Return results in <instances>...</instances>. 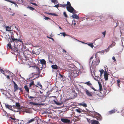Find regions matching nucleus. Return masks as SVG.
Here are the masks:
<instances>
[{"instance_id": "1", "label": "nucleus", "mask_w": 124, "mask_h": 124, "mask_svg": "<svg viewBox=\"0 0 124 124\" xmlns=\"http://www.w3.org/2000/svg\"><path fill=\"white\" fill-rule=\"evenodd\" d=\"M100 62V60L99 58H95L92 61L91 63L92 66H94L98 65Z\"/></svg>"}, {"instance_id": "2", "label": "nucleus", "mask_w": 124, "mask_h": 124, "mask_svg": "<svg viewBox=\"0 0 124 124\" xmlns=\"http://www.w3.org/2000/svg\"><path fill=\"white\" fill-rule=\"evenodd\" d=\"M70 76L73 78H75L78 75V72L76 70H72L70 73Z\"/></svg>"}, {"instance_id": "3", "label": "nucleus", "mask_w": 124, "mask_h": 124, "mask_svg": "<svg viewBox=\"0 0 124 124\" xmlns=\"http://www.w3.org/2000/svg\"><path fill=\"white\" fill-rule=\"evenodd\" d=\"M67 10L69 12L72 13H76L77 12L72 7H66Z\"/></svg>"}, {"instance_id": "4", "label": "nucleus", "mask_w": 124, "mask_h": 124, "mask_svg": "<svg viewBox=\"0 0 124 124\" xmlns=\"http://www.w3.org/2000/svg\"><path fill=\"white\" fill-rule=\"evenodd\" d=\"M11 39L10 40V42L11 43L14 42H17L18 41H19L23 43V41L21 40L20 39H15L13 36L11 37Z\"/></svg>"}, {"instance_id": "5", "label": "nucleus", "mask_w": 124, "mask_h": 124, "mask_svg": "<svg viewBox=\"0 0 124 124\" xmlns=\"http://www.w3.org/2000/svg\"><path fill=\"white\" fill-rule=\"evenodd\" d=\"M13 82L14 84V92H15L18 89L19 87L15 81H13Z\"/></svg>"}, {"instance_id": "6", "label": "nucleus", "mask_w": 124, "mask_h": 124, "mask_svg": "<svg viewBox=\"0 0 124 124\" xmlns=\"http://www.w3.org/2000/svg\"><path fill=\"white\" fill-rule=\"evenodd\" d=\"M61 121L65 123H69L70 122V121L68 119L62 118L61 119Z\"/></svg>"}, {"instance_id": "7", "label": "nucleus", "mask_w": 124, "mask_h": 124, "mask_svg": "<svg viewBox=\"0 0 124 124\" xmlns=\"http://www.w3.org/2000/svg\"><path fill=\"white\" fill-rule=\"evenodd\" d=\"M104 77L105 80H108V74L107 72L105 71L104 74Z\"/></svg>"}, {"instance_id": "8", "label": "nucleus", "mask_w": 124, "mask_h": 124, "mask_svg": "<svg viewBox=\"0 0 124 124\" xmlns=\"http://www.w3.org/2000/svg\"><path fill=\"white\" fill-rule=\"evenodd\" d=\"M34 68L36 70V71L38 72V74H37L39 75L38 77H39V75H40V72L39 68L38 66H34Z\"/></svg>"}, {"instance_id": "9", "label": "nucleus", "mask_w": 124, "mask_h": 124, "mask_svg": "<svg viewBox=\"0 0 124 124\" xmlns=\"http://www.w3.org/2000/svg\"><path fill=\"white\" fill-rule=\"evenodd\" d=\"M5 106L6 108L9 109L10 110L13 111L12 108V106L9 105L8 104H5Z\"/></svg>"}, {"instance_id": "10", "label": "nucleus", "mask_w": 124, "mask_h": 124, "mask_svg": "<svg viewBox=\"0 0 124 124\" xmlns=\"http://www.w3.org/2000/svg\"><path fill=\"white\" fill-rule=\"evenodd\" d=\"M37 121V119L36 117H34V118L31 119L30 120L28 121V123H30L32 122L35 121Z\"/></svg>"}, {"instance_id": "11", "label": "nucleus", "mask_w": 124, "mask_h": 124, "mask_svg": "<svg viewBox=\"0 0 124 124\" xmlns=\"http://www.w3.org/2000/svg\"><path fill=\"white\" fill-rule=\"evenodd\" d=\"M85 92L86 95L90 97H92V95L91 94L89 91L87 89L86 90Z\"/></svg>"}, {"instance_id": "12", "label": "nucleus", "mask_w": 124, "mask_h": 124, "mask_svg": "<svg viewBox=\"0 0 124 124\" xmlns=\"http://www.w3.org/2000/svg\"><path fill=\"white\" fill-rule=\"evenodd\" d=\"M79 105L80 106H83L84 107H87L86 104L84 102H83L82 103H80Z\"/></svg>"}, {"instance_id": "13", "label": "nucleus", "mask_w": 124, "mask_h": 124, "mask_svg": "<svg viewBox=\"0 0 124 124\" xmlns=\"http://www.w3.org/2000/svg\"><path fill=\"white\" fill-rule=\"evenodd\" d=\"M30 103L31 104L33 105H41V104H40L39 103H37L33 102H30Z\"/></svg>"}, {"instance_id": "14", "label": "nucleus", "mask_w": 124, "mask_h": 124, "mask_svg": "<svg viewBox=\"0 0 124 124\" xmlns=\"http://www.w3.org/2000/svg\"><path fill=\"white\" fill-rule=\"evenodd\" d=\"M92 124H98L99 123V122L96 120H93L91 121Z\"/></svg>"}, {"instance_id": "15", "label": "nucleus", "mask_w": 124, "mask_h": 124, "mask_svg": "<svg viewBox=\"0 0 124 124\" xmlns=\"http://www.w3.org/2000/svg\"><path fill=\"white\" fill-rule=\"evenodd\" d=\"M75 111L79 113H80L82 111H83V112H84V111H83V110L79 108L76 109H75Z\"/></svg>"}, {"instance_id": "16", "label": "nucleus", "mask_w": 124, "mask_h": 124, "mask_svg": "<svg viewBox=\"0 0 124 124\" xmlns=\"http://www.w3.org/2000/svg\"><path fill=\"white\" fill-rule=\"evenodd\" d=\"M72 17L74 18L78 19L79 18V16L76 14H73L72 15Z\"/></svg>"}, {"instance_id": "17", "label": "nucleus", "mask_w": 124, "mask_h": 124, "mask_svg": "<svg viewBox=\"0 0 124 124\" xmlns=\"http://www.w3.org/2000/svg\"><path fill=\"white\" fill-rule=\"evenodd\" d=\"M40 62L42 65H45L46 64V61L44 59H42L41 60Z\"/></svg>"}, {"instance_id": "18", "label": "nucleus", "mask_w": 124, "mask_h": 124, "mask_svg": "<svg viewBox=\"0 0 124 124\" xmlns=\"http://www.w3.org/2000/svg\"><path fill=\"white\" fill-rule=\"evenodd\" d=\"M52 68L54 69L57 70L58 69V66L56 65H52L51 66Z\"/></svg>"}, {"instance_id": "19", "label": "nucleus", "mask_w": 124, "mask_h": 124, "mask_svg": "<svg viewBox=\"0 0 124 124\" xmlns=\"http://www.w3.org/2000/svg\"><path fill=\"white\" fill-rule=\"evenodd\" d=\"M24 88L25 91L28 93H29V89L27 85H25L24 86Z\"/></svg>"}, {"instance_id": "20", "label": "nucleus", "mask_w": 124, "mask_h": 124, "mask_svg": "<svg viewBox=\"0 0 124 124\" xmlns=\"http://www.w3.org/2000/svg\"><path fill=\"white\" fill-rule=\"evenodd\" d=\"M99 90L100 92V93H102L101 92L102 91V86L101 84L100 83H99Z\"/></svg>"}, {"instance_id": "21", "label": "nucleus", "mask_w": 124, "mask_h": 124, "mask_svg": "<svg viewBox=\"0 0 124 124\" xmlns=\"http://www.w3.org/2000/svg\"><path fill=\"white\" fill-rule=\"evenodd\" d=\"M23 2V0H16V2L18 4H22Z\"/></svg>"}, {"instance_id": "22", "label": "nucleus", "mask_w": 124, "mask_h": 124, "mask_svg": "<svg viewBox=\"0 0 124 124\" xmlns=\"http://www.w3.org/2000/svg\"><path fill=\"white\" fill-rule=\"evenodd\" d=\"M115 109L112 110L111 111H109L108 112V114L111 115L115 113Z\"/></svg>"}, {"instance_id": "23", "label": "nucleus", "mask_w": 124, "mask_h": 124, "mask_svg": "<svg viewBox=\"0 0 124 124\" xmlns=\"http://www.w3.org/2000/svg\"><path fill=\"white\" fill-rule=\"evenodd\" d=\"M115 43L114 42V43H113L110 45L108 46V51L109 50V48H110L111 47H112L113 46H115Z\"/></svg>"}, {"instance_id": "24", "label": "nucleus", "mask_w": 124, "mask_h": 124, "mask_svg": "<svg viewBox=\"0 0 124 124\" xmlns=\"http://www.w3.org/2000/svg\"><path fill=\"white\" fill-rule=\"evenodd\" d=\"M54 102L56 104V105H62V102L60 103V102H57L55 100H54Z\"/></svg>"}, {"instance_id": "25", "label": "nucleus", "mask_w": 124, "mask_h": 124, "mask_svg": "<svg viewBox=\"0 0 124 124\" xmlns=\"http://www.w3.org/2000/svg\"><path fill=\"white\" fill-rule=\"evenodd\" d=\"M6 31H11V28L10 27L8 26H6Z\"/></svg>"}, {"instance_id": "26", "label": "nucleus", "mask_w": 124, "mask_h": 124, "mask_svg": "<svg viewBox=\"0 0 124 124\" xmlns=\"http://www.w3.org/2000/svg\"><path fill=\"white\" fill-rule=\"evenodd\" d=\"M65 5H66V6H67L66 7H69L71 6L70 3L68 1L67 2V4Z\"/></svg>"}, {"instance_id": "27", "label": "nucleus", "mask_w": 124, "mask_h": 124, "mask_svg": "<svg viewBox=\"0 0 124 124\" xmlns=\"http://www.w3.org/2000/svg\"><path fill=\"white\" fill-rule=\"evenodd\" d=\"M96 115H97H97L98 116V117L96 118L98 120L99 119H100V117H101V115H100L98 113H97V114H96V115H95V116H94V117H95V116L97 117V116H96Z\"/></svg>"}, {"instance_id": "28", "label": "nucleus", "mask_w": 124, "mask_h": 124, "mask_svg": "<svg viewBox=\"0 0 124 124\" xmlns=\"http://www.w3.org/2000/svg\"><path fill=\"white\" fill-rule=\"evenodd\" d=\"M37 85H39L40 87V89H42V86L40 84L39 82H38L37 83Z\"/></svg>"}, {"instance_id": "29", "label": "nucleus", "mask_w": 124, "mask_h": 124, "mask_svg": "<svg viewBox=\"0 0 124 124\" xmlns=\"http://www.w3.org/2000/svg\"><path fill=\"white\" fill-rule=\"evenodd\" d=\"M117 85L119 87H120V83L121 82L120 80L119 79L117 80Z\"/></svg>"}, {"instance_id": "30", "label": "nucleus", "mask_w": 124, "mask_h": 124, "mask_svg": "<svg viewBox=\"0 0 124 124\" xmlns=\"http://www.w3.org/2000/svg\"><path fill=\"white\" fill-rule=\"evenodd\" d=\"M7 47H8L10 49L12 48V46L11 44L10 43H9L7 44Z\"/></svg>"}, {"instance_id": "31", "label": "nucleus", "mask_w": 124, "mask_h": 124, "mask_svg": "<svg viewBox=\"0 0 124 124\" xmlns=\"http://www.w3.org/2000/svg\"><path fill=\"white\" fill-rule=\"evenodd\" d=\"M60 7H62L63 8H65L66 7V5L65 4H60Z\"/></svg>"}, {"instance_id": "32", "label": "nucleus", "mask_w": 124, "mask_h": 124, "mask_svg": "<svg viewBox=\"0 0 124 124\" xmlns=\"http://www.w3.org/2000/svg\"><path fill=\"white\" fill-rule=\"evenodd\" d=\"M85 84L87 85H88L90 86L91 85H92V84L90 83V81H88L87 82L85 83Z\"/></svg>"}, {"instance_id": "33", "label": "nucleus", "mask_w": 124, "mask_h": 124, "mask_svg": "<svg viewBox=\"0 0 124 124\" xmlns=\"http://www.w3.org/2000/svg\"><path fill=\"white\" fill-rule=\"evenodd\" d=\"M0 71L2 73L4 74V75H6V74L5 73L4 71L2 69H1V68H0Z\"/></svg>"}, {"instance_id": "34", "label": "nucleus", "mask_w": 124, "mask_h": 124, "mask_svg": "<svg viewBox=\"0 0 124 124\" xmlns=\"http://www.w3.org/2000/svg\"><path fill=\"white\" fill-rule=\"evenodd\" d=\"M16 107H18L20 106V103L17 102L16 103Z\"/></svg>"}, {"instance_id": "35", "label": "nucleus", "mask_w": 124, "mask_h": 124, "mask_svg": "<svg viewBox=\"0 0 124 124\" xmlns=\"http://www.w3.org/2000/svg\"><path fill=\"white\" fill-rule=\"evenodd\" d=\"M27 8H28L30 10H34L35 9L34 8H33L32 7H31L29 6L27 7Z\"/></svg>"}, {"instance_id": "36", "label": "nucleus", "mask_w": 124, "mask_h": 124, "mask_svg": "<svg viewBox=\"0 0 124 124\" xmlns=\"http://www.w3.org/2000/svg\"><path fill=\"white\" fill-rule=\"evenodd\" d=\"M100 75L101 76L102 75V74H103L104 72V70L102 69L101 70H100Z\"/></svg>"}, {"instance_id": "37", "label": "nucleus", "mask_w": 124, "mask_h": 124, "mask_svg": "<svg viewBox=\"0 0 124 124\" xmlns=\"http://www.w3.org/2000/svg\"><path fill=\"white\" fill-rule=\"evenodd\" d=\"M44 19L46 20H47L48 19L51 20V19L48 17H46L45 16H44Z\"/></svg>"}, {"instance_id": "38", "label": "nucleus", "mask_w": 124, "mask_h": 124, "mask_svg": "<svg viewBox=\"0 0 124 124\" xmlns=\"http://www.w3.org/2000/svg\"><path fill=\"white\" fill-rule=\"evenodd\" d=\"M15 48V50L17 53H19L20 52V49L19 48H16V47Z\"/></svg>"}, {"instance_id": "39", "label": "nucleus", "mask_w": 124, "mask_h": 124, "mask_svg": "<svg viewBox=\"0 0 124 124\" xmlns=\"http://www.w3.org/2000/svg\"><path fill=\"white\" fill-rule=\"evenodd\" d=\"M93 43H91L90 44H88V45L89 46L91 47H93Z\"/></svg>"}, {"instance_id": "40", "label": "nucleus", "mask_w": 124, "mask_h": 124, "mask_svg": "<svg viewBox=\"0 0 124 124\" xmlns=\"http://www.w3.org/2000/svg\"><path fill=\"white\" fill-rule=\"evenodd\" d=\"M90 87L93 89L94 91H97V90H96L93 87V86L92 85H91L90 86Z\"/></svg>"}, {"instance_id": "41", "label": "nucleus", "mask_w": 124, "mask_h": 124, "mask_svg": "<svg viewBox=\"0 0 124 124\" xmlns=\"http://www.w3.org/2000/svg\"><path fill=\"white\" fill-rule=\"evenodd\" d=\"M63 14L64 16L66 17H68V16L66 13L65 12H64L63 13Z\"/></svg>"}, {"instance_id": "42", "label": "nucleus", "mask_w": 124, "mask_h": 124, "mask_svg": "<svg viewBox=\"0 0 124 124\" xmlns=\"http://www.w3.org/2000/svg\"><path fill=\"white\" fill-rule=\"evenodd\" d=\"M54 4H57L58 3V1L57 0H54L52 2Z\"/></svg>"}, {"instance_id": "43", "label": "nucleus", "mask_w": 124, "mask_h": 124, "mask_svg": "<svg viewBox=\"0 0 124 124\" xmlns=\"http://www.w3.org/2000/svg\"><path fill=\"white\" fill-rule=\"evenodd\" d=\"M72 25H74V26L76 24V23L75 22V21H73L72 22Z\"/></svg>"}, {"instance_id": "44", "label": "nucleus", "mask_w": 124, "mask_h": 124, "mask_svg": "<svg viewBox=\"0 0 124 124\" xmlns=\"http://www.w3.org/2000/svg\"><path fill=\"white\" fill-rule=\"evenodd\" d=\"M34 85V82L33 81L31 82L30 84V86H31V85Z\"/></svg>"}, {"instance_id": "45", "label": "nucleus", "mask_w": 124, "mask_h": 124, "mask_svg": "<svg viewBox=\"0 0 124 124\" xmlns=\"http://www.w3.org/2000/svg\"><path fill=\"white\" fill-rule=\"evenodd\" d=\"M106 31H105L104 32H102V34L103 35V36L104 37H105V34H106Z\"/></svg>"}, {"instance_id": "46", "label": "nucleus", "mask_w": 124, "mask_h": 124, "mask_svg": "<svg viewBox=\"0 0 124 124\" xmlns=\"http://www.w3.org/2000/svg\"><path fill=\"white\" fill-rule=\"evenodd\" d=\"M60 34H62L64 37H65L66 35L65 33L64 32L60 33Z\"/></svg>"}, {"instance_id": "47", "label": "nucleus", "mask_w": 124, "mask_h": 124, "mask_svg": "<svg viewBox=\"0 0 124 124\" xmlns=\"http://www.w3.org/2000/svg\"><path fill=\"white\" fill-rule=\"evenodd\" d=\"M19 89L20 91L22 93L23 92V90L22 88L21 87H19Z\"/></svg>"}, {"instance_id": "48", "label": "nucleus", "mask_w": 124, "mask_h": 124, "mask_svg": "<svg viewBox=\"0 0 124 124\" xmlns=\"http://www.w3.org/2000/svg\"><path fill=\"white\" fill-rule=\"evenodd\" d=\"M47 37L48 38H49V39H51L53 41H54V39L52 38V37H49V36H47Z\"/></svg>"}, {"instance_id": "49", "label": "nucleus", "mask_w": 124, "mask_h": 124, "mask_svg": "<svg viewBox=\"0 0 124 124\" xmlns=\"http://www.w3.org/2000/svg\"><path fill=\"white\" fill-rule=\"evenodd\" d=\"M52 15L54 16H58V15L55 13H52Z\"/></svg>"}, {"instance_id": "50", "label": "nucleus", "mask_w": 124, "mask_h": 124, "mask_svg": "<svg viewBox=\"0 0 124 124\" xmlns=\"http://www.w3.org/2000/svg\"><path fill=\"white\" fill-rule=\"evenodd\" d=\"M31 4H32V5H34L35 6H37V5L35 3H32V2H31Z\"/></svg>"}, {"instance_id": "51", "label": "nucleus", "mask_w": 124, "mask_h": 124, "mask_svg": "<svg viewBox=\"0 0 124 124\" xmlns=\"http://www.w3.org/2000/svg\"><path fill=\"white\" fill-rule=\"evenodd\" d=\"M59 5L58 4H57L55 5L54 6V7H56V8H58L59 7Z\"/></svg>"}, {"instance_id": "52", "label": "nucleus", "mask_w": 124, "mask_h": 124, "mask_svg": "<svg viewBox=\"0 0 124 124\" xmlns=\"http://www.w3.org/2000/svg\"><path fill=\"white\" fill-rule=\"evenodd\" d=\"M112 59L114 60V61L115 62L116 61L115 58L114 56L112 57Z\"/></svg>"}, {"instance_id": "53", "label": "nucleus", "mask_w": 124, "mask_h": 124, "mask_svg": "<svg viewBox=\"0 0 124 124\" xmlns=\"http://www.w3.org/2000/svg\"><path fill=\"white\" fill-rule=\"evenodd\" d=\"M29 98H30V99H33V98H34V97H32V96H29Z\"/></svg>"}, {"instance_id": "54", "label": "nucleus", "mask_w": 124, "mask_h": 124, "mask_svg": "<svg viewBox=\"0 0 124 124\" xmlns=\"http://www.w3.org/2000/svg\"><path fill=\"white\" fill-rule=\"evenodd\" d=\"M59 75H60V76L62 78L63 77V76L61 75V74L60 73H59Z\"/></svg>"}, {"instance_id": "55", "label": "nucleus", "mask_w": 124, "mask_h": 124, "mask_svg": "<svg viewBox=\"0 0 124 124\" xmlns=\"http://www.w3.org/2000/svg\"><path fill=\"white\" fill-rule=\"evenodd\" d=\"M93 58V56H92L90 58V62H91V60H92Z\"/></svg>"}, {"instance_id": "56", "label": "nucleus", "mask_w": 124, "mask_h": 124, "mask_svg": "<svg viewBox=\"0 0 124 124\" xmlns=\"http://www.w3.org/2000/svg\"><path fill=\"white\" fill-rule=\"evenodd\" d=\"M46 13L48 15H52V13Z\"/></svg>"}, {"instance_id": "57", "label": "nucleus", "mask_w": 124, "mask_h": 124, "mask_svg": "<svg viewBox=\"0 0 124 124\" xmlns=\"http://www.w3.org/2000/svg\"><path fill=\"white\" fill-rule=\"evenodd\" d=\"M15 28L16 29V30L17 31H18V28L17 27H16V26L15 25Z\"/></svg>"}, {"instance_id": "58", "label": "nucleus", "mask_w": 124, "mask_h": 124, "mask_svg": "<svg viewBox=\"0 0 124 124\" xmlns=\"http://www.w3.org/2000/svg\"><path fill=\"white\" fill-rule=\"evenodd\" d=\"M7 78L8 79H10V78H9V76L8 75H7Z\"/></svg>"}, {"instance_id": "59", "label": "nucleus", "mask_w": 124, "mask_h": 124, "mask_svg": "<svg viewBox=\"0 0 124 124\" xmlns=\"http://www.w3.org/2000/svg\"><path fill=\"white\" fill-rule=\"evenodd\" d=\"M97 53H96L95 54V58H97Z\"/></svg>"}, {"instance_id": "60", "label": "nucleus", "mask_w": 124, "mask_h": 124, "mask_svg": "<svg viewBox=\"0 0 124 124\" xmlns=\"http://www.w3.org/2000/svg\"><path fill=\"white\" fill-rule=\"evenodd\" d=\"M63 52H65V53L66 52V51L64 49H63Z\"/></svg>"}, {"instance_id": "61", "label": "nucleus", "mask_w": 124, "mask_h": 124, "mask_svg": "<svg viewBox=\"0 0 124 124\" xmlns=\"http://www.w3.org/2000/svg\"><path fill=\"white\" fill-rule=\"evenodd\" d=\"M12 107L14 108H16V105H13Z\"/></svg>"}, {"instance_id": "62", "label": "nucleus", "mask_w": 124, "mask_h": 124, "mask_svg": "<svg viewBox=\"0 0 124 124\" xmlns=\"http://www.w3.org/2000/svg\"><path fill=\"white\" fill-rule=\"evenodd\" d=\"M49 62H50L52 63L53 62L52 61H50V60H49Z\"/></svg>"}, {"instance_id": "63", "label": "nucleus", "mask_w": 124, "mask_h": 124, "mask_svg": "<svg viewBox=\"0 0 124 124\" xmlns=\"http://www.w3.org/2000/svg\"><path fill=\"white\" fill-rule=\"evenodd\" d=\"M49 62H50L52 63L53 62L52 61H50V60H49Z\"/></svg>"}, {"instance_id": "64", "label": "nucleus", "mask_w": 124, "mask_h": 124, "mask_svg": "<svg viewBox=\"0 0 124 124\" xmlns=\"http://www.w3.org/2000/svg\"><path fill=\"white\" fill-rule=\"evenodd\" d=\"M39 92H40V93L41 94H42V93H43V92H41L40 91H39Z\"/></svg>"}]
</instances>
